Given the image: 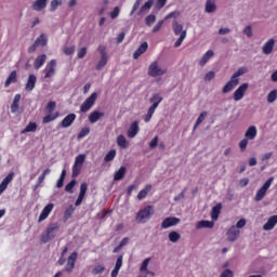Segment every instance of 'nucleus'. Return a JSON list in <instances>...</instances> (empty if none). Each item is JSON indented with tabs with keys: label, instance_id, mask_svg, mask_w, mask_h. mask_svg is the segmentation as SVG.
Returning <instances> with one entry per match:
<instances>
[{
	"label": "nucleus",
	"instance_id": "2",
	"mask_svg": "<svg viewBox=\"0 0 277 277\" xmlns=\"http://www.w3.org/2000/svg\"><path fill=\"white\" fill-rule=\"evenodd\" d=\"M163 101V97L159 93L153 94V96L149 98V103H151V106L148 108L147 114L144 117V121L148 122L153 119V116L155 115V111H157V107H159V104Z\"/></svg>",
	"mask_w": 277,
	"mask_h": 277
},
{
	"label": "nucleus",
	"instance_id": "44",
	"mask_svg": "<svg viewBox=\"0 0 277 277\" xmlns=\"http://www.w3.org/2000/svg\"><path fill=\"white\" fill-rule=\"evenodd\" d=\"M57 116H60V113H56L55 115H51V113H49L48 116L43 117L42 123L49 124V122H53V120H56Z\"/></svg>",
	"mask_w": 277,
	"mask_h": 277
},
{
	"label": "nucleus",
	"instance_id": "11",
	"mask_svg": "<svg viewBox=\"0 0 277 277\" xmlns=\"http://www.w3.org/2000/svg\"><path fill=\"white\" fill-rule=\"evenodd\" d=\"M227 241H237V239H239V235H241V232L239 229H237V226L232 225L228 229H227Z\"/></svg>",
	"mask_w": 277,
	"mask_h": 277
},
{
	"label": "nucleus",
	"instance_id": "28",
	"mask_svg": "<svg viewBox=\"0 0 277 277\" xmlns=\"http://www.w3.org/2000/svg\"><path fill=\"white\" fill-rule=\"evenodd\" d=\"M49 0H36L32 3V10H35L36 12H42V10H44V8H47V3Z\"/></svg>",
	"mask_w": 277,
	"mask_h": 277
},
{
	"label": "nucleus",
	"instance_id": "48",
	"mask_svg": "<svg viewBox=\"0 0 277 277\" xmlns=\"http://www.w3.org/2000/svg\"><path fill=\"white\" fill-rule=\"evenodd\" d=\"M87 135H90V129L88 127H84L80 130L78 133V140H83V137H87Z\"/></svg>",
	"mask_w": 277,
	"mask_h": 277
},
{
	"label": "nucleus",
	"instance_id": "25",
	"mask_svg": "<svg viewBox=\"0 0 277 277\" xmlns=\"http://www.w3.org/2000/svg\"><path fill=\"white\" fill-rule=\"evenodd\" d=\"M274 44L276 41L274 39H269L262 48L264 55H269L272 51H274Z\"/></svg>",
	"mask_w": 277,
	"mask_h": 277
},
{
	"label": "nucleus",
	"instance_id": "30",
	"mask_svg": "<svg viewBox=\"0 0 277 277\" xmlns=\"http://www.w3.org/2000/svg\"><path fill=\"white\" fill-rule=\"evenodd\" d=\"M19 104H21V94H16L14 96L13 103L11 104L12 114H16V111H18Z\"/></svg>",
	"mask_w": 277,
	"mask_h": 277
},
{
	"label": "nucleus",
	"instance_id": "8",
	"mask_svg": "<svg viewBox=\"0 0 277 277\" xmlns=\"http://www.w3.org/2000/svg\"><path fill=\"white\" fill-rule=\"evenodd\" d=\"M47 44H49V38L47 37L45 34H41L34 42V44H31L28 48V53H36V50L38 49V47H47Z\"/></svg>",
	"mask_w": 277,
	"mask_h": 277
},
{
	"label": "nucleus",
	"instance_id": "46",
	"mask_svg": "<svg viewBox=\"0 0 277 277\" xmlns=\"http://www.w3.org/2000/svg\"><path fill=\"white\" fill-rule=\"evenodd\" d=\"M185 38H187V31H183L180 35L179 39L174 43V48L179 49V47H181V44H183V40H185Z\"/></svg>",
	"mask_w": 277,
	"mask_h": 277
},
{
	"label": "nucleus",
	"instance_id": "59",
	"mask_svg": "<svg viewBox=\"0 0 277 277\" xmlns=\"http://www.w3.org/2000/svg\"><path fill=\"white\" fill-rule=\"evenodd\" d=\"M120 15V8L119 6H115L114 10L110 12V18H118V16Z\"/></svg>",
	"mask_w": 277,
	"mask_h": 277
},
{
	"label": "nucleus",
	"instance_id": "26",
	"mask_svg": "<svg viewBox=\"0 0 277 277\" xmlns=\"http://www.w3.org/2000/svg\"><path fill=\"white\" fill-rule=\"evenodd\" d=\"M258 134L256 126H251L245 133L246 140H255Z\"/></svg>",
	"mask_w": 277,
	"mask_h": 277
},
{
	"label": "nucleus",
	"instance_id": "42",
	"mask_svg": "<svg viewBox=\"0 0 277 277\" xmlns=\"http://www.w3.org/2000/svg\"><path fill=\"white\" fill-rule=\"evenodd\" d=\"M82 166L81 164H77V163H74L72 166V173H71V176L72 179H77V176H79L81 174V170H82Z\"/></svg>",
	"mask_w": 277,
	"mask_h": 277
},
{
	"label": "nucleus",
	"instance_id": "47",
	"mask_svg": "<svg viewBox=\"0 0 277 277\" xmlns=\"http://www.w3.org/2000/svg\"><path fill=\"white\" fill-rule=\"evenodd\" d=\"M155 21H157V16H155V14H149L145 18V24L147 25V27H153Z\"/></svg>",
	"mask_w": 277,
	"mask_h": 277
},
{
	"label": "nucleus",
	"instance_id": "16",
	"mask_svg": "<svg viewBox=\"0 0 277 277\" xmlns=\"http://www.w3.org/2000/svg\"><path fill=\"white\" fill-rule=\"evenodd\" d=\"M75 120H77V115H75V113H71L62 120L61 127L63 129H68V127L72 126V122H75Z\"/></svg>",
	"mask_w": 277,
	"mask_h": 277
},
{
	"label": "nucleus",
	"instance_id": "64",
	"mask_svg": "<svg viewBox=\"0 0 277 277\" xmlns=\"http://www.w3.org/2000/svg\"><path fill=\"white\" fill-rule=\"evenodd\" d=\"M64 53L65 55H72V53H75V45L65 48Z\"/></svg>",
	"mask_w": 277,
	"mask_h": 277
},
{
	"label": "nucleus",
	"instance_id": "61",
	"mask_svg": "<svg viewBox=\"0 0 277 277\" xmlns=\"http://www.w3.org/2000/svg\"><path fill=\"white\" fill-rule=\"evenodd\" d=\"M220 277H235V273H233V271L227 268L222 272Z\"/></svg>",
	"mask_w": 277,
	"mask_h": 277
},
{
	"label": "nucleus",
	"instance_id": "50",
	"mask_svg": "<svg viewBox=\"0 0 277 277\" xmlns=\"http://www.w3.org/2000/svg\"><path fill=\"white\" fill-rule=\"evenodd\" d=\"M103 272H105V265L97 264L96 266H94L92 274H94V276H96L98 274H103Z\"/></svg>",
	"mask_w": 277,
	"mask_h": 277
},
{
	"label": "nucleus",
	"instance_id": "1",
	"mask_svg": "<svg viewBox=\"0 0 277 277\" xmlns=\"http://www.w3.org/2000/svg\"><path fill=\"white\" fill-rule=\"evenodd\" d=\"M248 72L247 67H239L238 70L230 77L229 81L223 87L222 92L223 94H228V92H233L237 85H239V77L241 75H246Z\"/></svg>",
	"mask_w": 277,
	"mask_h": 277
},
{
	"label": "nucleus",
	"instance_id": "60",
	"mask_svg": "<svg viewBox=\"0 0 277 277\" xmlns=\"http://www.w3.org/2000/svg\"><path fill=\"white\" fill-rule=\"evenodd\" d=\"M203 79L205 81H211L212 79H215V71H208Z\"/></svg>",
	"mask_w": 277,
	"mask_h": 277
},
{
	"label": "nucleus",
	"instance_id": "9",
	"mask_svg": "<svg viewBox=\"0 0 277 277\" xmlns=\"http://www.w3.org/2000/svg\"><path fill=\"white\" fill-rule=\"evenodd\" d=\"M57 68V61L55 58L51 60L45 68L43 69L44 79H51L55 75V69Z\"/></svg>",
	"mask_w": 277,
	"mask_h": 277
},
{
	"label": "nucleus",
	"instance_id": "4",
	"mask_svg": "<svg viewBox=\"0 0 277 277\" xmlns=\"http://www.w3.org/2000/svg\"><path fill=\"white\" fill-rule=\"evenodd\" d=\"M55 230H60V224L52 223L50 224L45 232L41 234L40 241L42 243H49V241L55 239Z\"/></svg>",
	"mask_w": 277,
	"mask_h": 277
},
{
	"label": "nucleus",
	"instance_id": "21",
	"mask_svg": "<svg viewBox=\"0 0 277 277\" xmlns=\"http://www.w3.org/2000/svg\"><path fill=\"white\" fill-rule=\"evenodd\" d=\"M17 82H18V74L16 72V70H13L8 76V78L4 82V88H10V85H12V83H17Z\"/></svg>",
	"mask_w": 277,
	"mask_h": 277
},
{
	"label": "nucleus",
	"instance_id": "62",
	"mask_svg": "<svg viewBox=\"0 0 277 277\" xmlns=\"http://www.w3.org/2000/svg\"><path fill=\"white\" fill-rule=\"evenodd\" d=\"M157 144H159V136H155V137L149 142V148H157Z\"/></svg>",
	"mask_w": 277,
	"mask_h": 277
},
{
	"label": "nucleus",
	"instance_id": "13",
	"mask_svg": "<svg viewBox=\"0 0 277 277\" xmlns=\"http://www.w3.org/2000/svg\"><path fill=\"white\" fill-rule=\"evenodd\" d=\"M53 209H55V205L53 203H48L43 210L41 211L40 215H39V220L38 222H44V220H47V217H49V215H51Z\"/></svg>",
	"mask_w": 277,
	"mask_h": 277
},
{
	"label": "nucleus",
	"instance_id": "40",
	"mask_svg": "<svg viewBox=\"0 0 277 277\" xmlns=\"http://www.w3.org/2000/svg\"><path fill=\"white\" fill-rule=\"evenodd\" d=\"M183 25L179 24V22L174 21L173 22V32L175 36H181V34H183Z\"/></svg>",
	"mask_w": 277,
	"mask_h": 277
},
{
	"label": "nucleus",
	"instance_id": "51",
	"mask_svg": "<svg viewBox=\"0 0 277 277\" xmlns=\"http://www.w3.org/2000/svg\"><path fill=\"white\" fill-rule=\"evenodd\" d=\"M60 5H62V0H52L50 4V12H55Z\"/></svg>",
	"mask_w": 277,
	"mask_h": 277
},
{
	"label": "nucleus",
	"instance_id": "53",
	"mask_svg": "<svg viewBox=\"0 0 277 277\" xmlns=\"http://www.w3.org/2000/svg\"><path fill=\"white\" fill-rule=\"evenodd\" d=\"M85 162V155L84 154H80L76 157L75 159V163L77 166H82L83 167V163Z\"/></svg>",
	"mask_w": 277,
	"mask_h": 277
},
{
	"label": "nucleus",
	"instance_id": "27",
	"mask_svg": "<svg viewBox=\"0 0 277 277\" xmlns=\"http://www.w3.org/2000/svg\"><path fill=\"white\" fill-rule=\"evenodd\" d=\"M220 213H222V203H216L211 210V220H213V222L217 221Z\"/></svg>",
	"mask_w": 277,
	"mask_h": 277
},
{
	"label": "nucleus",
	"instance_id": "34",
	"mask_svg": "<svg viewBox=\"0 0 277 277\" xmlns=\"http://www.w3.org/2000/svg\"><path fill=\"white\" fill-rule=\"evenodd\" d=\"M214 224L213 221H199L196 228H213Z\"/></svg>",
	"mask_w": 277,
	"mask_h": 277
},
{
	"label": "nucleus",
	"instance_id": "55",
	"mask_svg": "<svg viewBox=\"0 0 277 277\" xmlns=\"http://www.w3.org/2000/svg\"><path fill=\"white\" fill-rule=\"evenodd\" d=\"M55 107H57V103L51 101L48 103V105L45 106V109L49 114H53V110L55 109Z\"/></svg>",
	"mask_w": 277,
	"mask_h": 277
},
{
	"label": "nucleus",
	"instance_id": "52",
	"mask_svg": "<svg viewBox=\"0 0 277 277\" xmlns=\"http://www.w3.org/2000/svg\"><path fill=\"white\" fill-rule=\"evenodd\" d=\"M154 3H155L154 0H148L147 2H145L144 5L141 8L140 13L142 14V12H146L147 10H150Z\"/></svg>",
	"mask_w": 277,
	"mask_h": 277
},
{
	"label": "nucleus",
	"instance_id": "19",
	"mask_svg": "<svg viewBox=\"0 0 277 277\" xmlns=\"http://www.w3.org/2000/svg\"><path fill=\"white\" fill-rule=\"evenodd\" d=\"M140 133V121H133L128 130V137H135Z\"/></svg>",
	"mask_w": 277,
	"mask_h": 277
},
{
	"label": "nucleus",
	"instance_id": "63",
	"mask_svg": "<svg viewBox=\"0 0 277 277\" xmlns=\"http://www.w3.org/2000/svg\"><path fill=\"white\" fill-rule=\"evenodd\" d=\"M122 259H123L122 255H119V256L117 258L116 265H115V268H116V269H120V268L122 267Z\"/></svg>",
	"mask_w": 277,
	"mask_h": 277
},
{
	"label": "nucleus",
	"instance_id": "58",
	"mask_svg": "<svg viewBox=\"0 0 277 277\" xmlns=\"http://www.w3.org/2000/svg\"><path fill=\"white\" fill-rule=\"evenodd\" d=\"M239 148L242 153L246 151V149L248 148V138H242L239 142Z\"/></svg>",
	"mask_w": 277,
	"mask_h": 277
},
{
	"label": "nucleus",
	"instance_id": "14",
	"mask_svg": "<svg viewBox=\"0 0 277 277\" xmlns=\"http://www.w3.org/2000/svg\"><path fill=\"white\" fill-rule=\"evenodd\" d=\"M77 256H79V254L77 253V251H74L67 259V264L65 266V269L70 273L72 272V269H75V263H77Z\"/></svg>",
	"mask_w": 277,
	"mask_h": 277
},
{
	"label": "nucleus",
	"instance_id": "5",
	"mask_svg": "<svg viewBox=\"0 0 277 277\" xmlns=\"http://www.w3.org/2000/svg\"><path fill=\"white\" fill-rule=\"evenodd\" d=\"M166 72H168V69H163L159 67V62L154 61L153 63H150L148 70H147V75L149 77H163V75H166Z\"/></svg>",
	"mask_w": 277,
	"mask_h": 277
},
{
	"label": "nucleus",
	"instance_id": "57",
	"mask_svg": "<svg viewBox=\"0 0 277 277\" xmlns=\"http://www.w3.org/2000/svg\"><path fill=\"white\" fill-rule=\"evenodd\" d=\"M85 55H88V48H81L77 53L78 60H83Z\"/></svg>",
	"mask_w": 277,
	"mask_h": 277
},
{
	"label": "nucleus",
	"instance_id": "10",
	"mask_svg": "<svg viewBox=\"0 0 277 277\" xmlns=\"http://www.w3.org/2000/svg\"><path fill=\"white\" fill-rule=\"evenodd\" d=\"M248 88L250 84L248 82L242 83L235 92H234V101H241L243 96H246V92H248Z\"/></svg>",
	"mask_w": 277,
	"mask_h": 277
},
{
	"label": "nucleus",
	"instance_id": "39",
	"mask_svg": "<svg viewBox=\"0 0 277 277\" xmlns=\"http://www.w3.org/2000/svg\"><path fill=\"white\" fill-rule=\"evenodd\" d=\"M74 213H75V206L69 205L64 212V220H70Z\"/></svg>",
	"mask_w": 277,
	"mask_h": 277
},
{
	"label": "nucleus",
	"instance_id": "49",
	"mask_svg": "<svg viewBox=\"0 0 277 277\" xmlns=\"http://www.w3.org/2000/svg\"><path fill=\"white\" fill-rule=\"evenodd\" d=\"M75 185H77V180H71L66 186H65V192L68 194H72V189H75Z\"/></svg>",
	"mask_w": 277,
	"mask_h": 277
},
{
	"label": "nucleus",
	"instance_id": "23",
	"mask_svg": "<svg viewBox=\"0 0 277 277\" xmlns=\"http://www.w3.org/2000/svg\"><path fill=\"white\" fill-rule=\"evenodd\" d=\"M105 116V113H101L98 110H93L90 115H89V122L91 124H95V122H98L100 118H103Z\"/></svg>",
	"mask_w": 277,
	"mask_h": 277
},
{
	"label": "nucleus",
	"instance_id": "33",
	"mask_svg": "<svg viewBox=\"0 0 277 277\" xmlns=\"http://www.w3.org/2000/svg\"><path fill=\"white\" fill-rule=\"evenodd\" d=\"M213 55L214 53L212 52V50H208L199 61V66H205L207 62H209L210 57H213Z\"/></svg>",
	"mask_w": 277,
	"mask_h": 277
},
{
	"label": "nucleus",
	"instance_id": "36",
	"mask_svg": "<svg viewBox=\"0 0 277 277\" xmlns=\"http://www.w3.org/2000/svg\"><path fill=\"white\" fill-rule=\"evenodd\" d=\"M117 145L120 146V148H128L129 142L127 141V137H124V135L120 134L117 137Z\"/></svg>",
	"mask_w": 277,
	"mask_h": 277
},
{
	"label": "nucleus",
	"instance_id": "37",
	"mask_svg": "<svg viewBox=\"0 0 277 277\" xmlns=\"http://www.w3.org/2000/svg\"><path fill=\"white\" fill-rule=\"evenodd\" d=\"M205 118H207V111H202L199 117L197 118L195 126L193 128V131H196V129H198V127H200V124H202V122H205Z\"/></svg>",
	"mask_w": 277,
	"mask_h": 277
},
{
	"label": "nucleus",
	"instance_id": "15",
	"mask_svg": "<svg viewBox=\"0 0 277 277\" xmlns=\"http://www.w3.org/2000/svg\"><path fill=\"white\" fill-rule=\"evenodd\" d=\"M181 222V219L175 216L166 217L161 223V228H170L172 226H176Z\"/></svg>",
	"mask_w": 277,
	"mask_h": 277
},
{
	"label": "nucleus",
	"instance_id": "17",
	"mask_svg": "<svg viewBox=\"0 0 277 277\" xmlns=\"http://www.w3.org/2000/svg\"><path fill=\"white\" fill-rule=\"evenodd\" d=\"M47 64V54H40L35 58L34 68L40 70Z\"/></svg>",
	"mask_w": 277,
	"mask_h": 277
},
{
	"label": "nucleus",
	"instance_id": "32",
	"mask_svg": "<svg viewBox=\"0 0 277 277\" xmlns=\"http://www.w3.org/2000/svg\"><path fill=\"white\" fill-rule=\"evenodd\" d=\"M217 10V5L215 4V0H207L206 2V12L208 14H211Z\"/></svg>",
	"mask_w": 277,
	"mask_h": 277
},
{
	"label": "nucleus",
	"instance_id": "12",
	"mask_svg": "<svg viewBox=\"0 0 277 277\" xmlns=\"http://www.w3.org/2000/svg\"><path fill=\"white\" fill-rule=\"evenodd\" d=\"M85 194H88V183L83 182L80 185V193L75 202V207H80L81 202H83V199L85 198Z\"/></svg>",
	"mask_w": 277,
	"mask_h": 277
},
{
	"label": "nucleus",
	"instance_id": "41",
	"mask_svg": "<svg viewBox=\"0 0 277 277\" xmlns=\"http://www.w3.org/2000/svg\"><path fill=\"white\" fill-rule=\"evenodd\" d=\"M107 62H108L107 56H101V60L98 61V63L95 66V69L103 70V68H105V66H107Z\"/></svg>",
	"mask_w": 277,
	"mask_h": 277
},
{
	"label": "nucleus",
	"instance_id": "43",
	"mask_svg": "<svg viewBox=\"0 0 277 277\" xmlns=\"http://www.w3.org/2000/svg\"><path fill=\"white\" fill-rule=\"evenodd\" d=\"M181 239V234L179 232L172 230L169 233V241L176 243Z\"/></svg>",
	"mask_w": 277,
	"mask_h": 277
},
{
	"label": "nucleus",
	"instance_id": "31",
	"mask_svg": "<svg viewBox=\"0 0 277 277\" xmlns=\"http://www.w3.org/2000/svg\"><path fill=\"white\" fill-rule=\"evenodd\" d=\"M150 189H153V185L147 184L142 190H140L137 195V200H144V198L148 196V192H150Z\"/></svg>",
	"mask_w": 277,
	"mask_h": 277
},
{
	"label": "nucleus",
	"instance_id": "56",
	"mask_svg": "<svg viewBox=\"0 0 277 277\" xmlns=\"http://www.w3.org/2000/svg\"><path fill=\"white\" fill-rule=\"evenodd\" d=\"M148 263H150V258H147L143 261L140 272H148Z\"/></svg>",
	"mask_w": 277,
	"mask_h": 277
},
{
	"label": "nucleus",
	"instance_id": "7",
	"mask_svg": "<svg viewBox=\"0 0 277 277\" xmlns=\"http://www.w3.org/2000/svg\"><path fill=\"white\" fill-rule=\"evenodd\" d=\"M96 98H98V94L96 92H93L80 106V113L81 114H88V110L91 107H94L96 104Z\"/></svg>",
	"mask_w": 277,
	"mask_h": 277
},
{
	"label": "nucleus",
	"instance_id": "3",
	"mask_svg": "<svg viewBox=\"0 0 277 277\" xmlns=\"http://www.w3.org/2000/svg\"><path fill=\"white\" fill-rule=\"evenodd\" d=\"M153 215H155V209L153 208V206H147L138 210L135 216V222L137 224H146V222H148V220H150Z\"/></svg>",
	"mask_w": 277,
	"mask_h": 277
},
{
	"label": "nucleus",
	"instance_id": "54",
	"mask_svg": "<svg viewBox=\"0 0 277 277\" xmlns=\"http://www.w3.org/2000/svg\"><path fill=\"white\" fill-rule=\"evenodd\" d=\"M277 98V90H273L267 95V103H274Z\"/></svg>",
	"mask_w": 277,
	"mask_h": 277
},
{
	"label": "nucleus",
	"instance_id": "20",
	"mask_svg": "<svg viewBox=\"0 0 277 277\" xmlns=\"http://www.w3.org/2000/svg\"><path fill=\"white\" fill-rule=\"evenodd\" d=\"M38 81V78L36 77V75L30 74L28 76V80L25 87V91L26 92H31L34 90V88H36V82Z\"/></svg>",
	"mask_w": 277,
	"mask_h": 277
},
{
	"label": "nucleus",
	"instance_id": "35",
	"mask_svg": "<svg viewBox=\"0 0 277 277\" xmlns=\"http://www.w3.org/2000/svg\"><path fill=\"white\" fill-rule=\"evenodd\" d=\"M38 129V123L36 122H29L26 128L22 131V133H36V130Z\"/></svg>",
	"mask_w": 277,
	"mask_h": 277
},
{
	"label": "nucleus",
	"instance_id": "6",
	"mask_svg": "<svg viewBox=\"0 0 277 277\" xmlns=\"http://www.w3.org/2000/svg\"><path fill=\"white\" fill-rule=\"evenodd\" d=\"M274 183V176L269 177L264 185L256 192L254 200L255 202H261L265 198V195L267 194V189L272 187V184Z\"/></svg>",
	"mask_w": 277,
	"mask_h": 277
},
{
	"label": "nucleus",
	"instance_id": "24",
	"mask_svg": "<svg viewBox=\"0 0 277 277\" xmlns=\"http://www.w3.org/2000/svg\"><path fill=\"white\" fill-rule=\"evenodd\" d=\"M148 51V42H143L138 49L133 53V58L138 60L141 55H144Z\"/></svg>",
	"mask_w": 277,
	"mask_h": 277
},
{
	"label": "nucleus",
	"instance_id": "38",
	"mask_svg": "<svg viewBox=\"0 0 277 277\" xmlns=\"http://www.w3.org/2000/svg\"><path fill=\"white\" fill-rule=\"evenodd\" d=\"M51 174V169H45L43 173L38 177L36 187H40L42 183H44V180L47 179V175Z\"/></svg>",
	"mask_w": 277,
	"mask_h": 277
},
{
	"label": "nucleus",
	"instance_id": "45",
	"mask_svg": "<svg viewBox=\"0 0 277 277\" xmlns=\"http://www.w3.org/2000/svg\"><path fill=\"white\" fill-rule=\"evenodd\" d=\"M114 159H116V149H110L104 157V161L109 163V161H114Z\"/></svg>",
	"mask_w": 277,
	"mask_h": 277
},
{
	"label": "nucleus",
	"instance_id": "22",
	"mask_svg": "<svg viewBox=\"0 0 277 277\" xmlns=\"http://www.w3.org/2000/svg\"><path fill=\"white\" fill-rule=\"evenodd\" d=\"M277 224V215L271 216L267 222L263 225V230H274Z\"/></svg>",
	"mask_w": 277,
	"mask_h": 277
},
{
	"label": "nucleus",
	"instance_id": "29",
	"mask_svg": "<svg viewBox=\"0 0 277 277\" xmlns=\"http://www.w3.org/2000/svg\"><path fill=\"white\" fill-rule=\"evenodd\" d=\"M127 175V167H120L114 174V181H122Z\"/></svg>",
	"mask_w": 277,
	"mask_h": 277
},
{
	"label": "nucleus",
	"instance_id": "18",
	"mask_svg": "<svg viewBox=\"0 0 277 277\" xmlns=\"http://www.w3.org/2000/svg\"><path fill=\"white\" fill-rule=\"evenodd\" d=\"M14 181V172L9 173L5 179L0 183V196L8 189V185H10V182Z\"/></svg>",
	"mask_w": 277,
	"mask_h": 277
}]
</instances>
